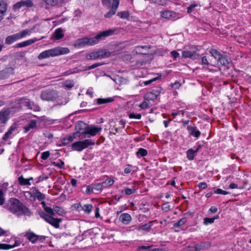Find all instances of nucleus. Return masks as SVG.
Here are the masks:
<instances>
[{"instance_id": "nucleus-1", "label": "nucleus", "mask_w": 251, "mask_h": 251, "mask_svg": "<svg viewBox=\"0 0 251 251\" xmlns=\"http://www.w3.org/2000/svg\"><path fill=\"white\" fill-rule=\"evenodd\" d=\"M115 29H110L102 31L93 38L84 37L78 39L75 41V46L81 48L86 45L93 46L97 44L100 40H103L105 37L111 36L114 34Z\"/></svg>"}, {"instance_id": "nucleus-2", "label": "nucleus", "mask_w": 251, "mask_h": 251, "mask_svg": "<svg viewBox=\"0 0 251 251\" xmlns=\"http://www.w3.org/2000/svg\"><path fill=\"white\" fill-rule=\"evenodd\" d=\"M40 98L43 101H56L59 105H65L68 102L67 99L62 101V98L59 95V93L56 90L50 89L42 90L40 94Z\"/></svg>"}, {"instance_id": "nucleus-3", "label": "nucleus", "mask_w": 251, "mask_h": 251, "mask_svg": "<svg viewBox=\"0 0 251 251\" xmlns=\"http://www.w3.org/2000/svg\"><path fill=\"white\" fill-rule=\"evenodd\" d=\"M69 52L70 50L68 48L58 47L42 51L38 55V58L41 60L50 57L66 54Z\"/></svg>"}, {"instance_id": "nucleus-4", "label": "nucleus", "mask_w": 251, "mask_h": 251, "mask_svg": "<svg viewBox=\"0 0 251 251\" xmlns=\"http://www.w3.org/2000/svg\"><path fill=\"white\" fill-rule=\"evenodd\" d=\"M69 52L70 50L68 48L58 47L42 51L38 55V58L41 60L50 57L66 54Z\"/></svg>"}, {"instance_id": "nucleus-5", "label": "nucleus", "mask_w": 251, "mask_h": 251, "mask_svg": "<svg viewBox=\"0 0 251 251\" xmlns=\"http://www.w3.org/2000/svg\"><path fill=\"white\" fill-rule=\"evenodd\" d=\"M95 144L94 140L92 139H84L82 141L75 142L72 145V149L77 151H81L90 146H93Z\"/></svg>"}, {"instance_id": "nucleus-6", "label": "nucleus", "mask_w": 251, "mask_h": 251, "mask_svg": "<svg viewBox=\"0 0 251 251\" xmlns=\"http://www.w3.org/2000/svg\"><path fill=\"white\" fill-rule=\"evenodd\" d=\"M17 101H18V103H19L21 107H25L29 109L33 110L35 111H39L40 110V108L38 104L30 101L27 99L21 98L17 100Z\"/></svg>"}, {"instance_id": "nucleus-7", "label": "nucleus", "mask_w": 251, "mask_h": 251, "mask_svg": "<svg viewBox=\"0 0 251 251\" xmlns=\"http://www.w3.org/2000/svg\"><path fill=\"white\" fill-rule=\"evenodd\" d=\"M31 212L29 209L25 205L22 204L20 201L17 199V216H20L22 215L30 216Z\"/></svg>"}, {"instance_id": "nucleus-8", "label": "nucleus", "mask_w": 251, "mask_h": 251, "mask_svg": "<svg viewBox=\"0 0 251 251\" xmlns=\"http://www.w3.org/2000/svg\"><path fill=\"white\" fill-rule=\"evenodd\" d=\"M88 125L81 121H78L76 123L75 125V129L76 131L74 133L76 136L81 137L84 136L85 134V130L87 128Z\"/></svg>"}, {"instance_id": "nucleus-9", "label": "nucleus", "mask_w": 251, "mask_h": 251, "mask_svg": "<svg viewBox=\"0 0 251 251\" xmlns=\"http://www.w3.org/2000/svg\"><path fill=\"white\" fill-rule=\"evenodd\" d=\"M102 130L101 127H96L94 126H88L85 134L84 136H82L81 138H89L90 136H94L100 132Z\"/></svg>"}, {"instance_id": "nucleus-10", "label": "nucleus", "mask_w": 251, "mask_h": 251, "mask_svg": "<svg viewBox=\"0 0 251 251\" xmlns=\"http://www.w3.org/2000/svg\"><path fill=\"white\" fill-rule=\"evenodd\" d=\"M120 3L119 0H113L110 9L104 15L105 18H110L114 15L117 10Z\"/></svg>"}, {"instance_id": "nucleus-11", "label": "nucleus", "mask_w": 251, "mask_h": 251, "mask_svg": "<svg viewBox=\"0 0 251 251\" xmlns=\"http://www.w3.org/2000/svg\"><path fill=\"white\" fill-rule=\"evenodd\" d=\"M105 50H98L88 54L86 57L88 60H95L99 58H102L106 56Z\"/></svg>"}, {"instance_id": "nucleus-12", "label": "nucleus", "mask_w": 251, "mask_h": 251, "mask_svg": "<svg viewBox=\"0 0 251 251\" xmlns=\"http://www.w3.org/2000/svg\"><path fill=\"white\" fill-rule=\"evenodd\" d=\"M187 129L188 131L189 135L190 136H194L198 138L201 134V131L198 130L197 127L194 125L188 126Z\"/></svg>"}, {"instance_id": "nucleus-13", "label": "nucleus", "mask_w": 251, "mask_h": 251, "mask_svg": "<svg viewBox=\"0 0 251 251\" xmlns=\"http://www.w3.org/2000/svg\"><path fill=\"white\" fill-rule=\"evenodd\" d=\"M161 16L163 18L172 19L176 18L177 16V14L172 11L164 10L161 12Z\"/></svg>"}, {"instance_id": "nucleus-14", "label": "nucleus", "mask_w": 251, "mask_h": 251, "mask_svg": "<svg viewBox=\"0 0 251 251\" xmlns=\"http://www.w3.org/2000/svg\"><path fill=\"white\" fill-rule=\"evenodd\" d=\"M8 210L13 213H16V198H11L6 205Z\"/></svg>"}, {"instance_id": "nucleus-15", "label": "nucleus", "mask_w": 251, "mask_h": 251, "mask_svg": "<svg viewBox=\"0 0 251 251\" xmlns=\"http://www.w3.org/2000/svg\"><path fill=\"white\" fill-rule=\"evenodd\" d=\"M14 69L11 68L0 71V79H3L8 77L10 74L14 73Z\"/></svg>"}, {"instance_id": "nucleus-16", "label": "nucleus", "mask_w": 251, "mask_h": 251, "mask_svg": "<svg viewBox=\"0 0 251 251\" xmlns=\"http://www.w3.org/2000/svg\"><path fill=\"white\" fill-rule=\"evenodd\" d=\"M120 220L123 224L127 225L131 221L132 218L130 214L124 213L120 215Z\"/></svg>"}, {"instance_id": "nucleus-17", "label": "nucleus", "mask_w": 251, "mask_h": 251, "mask_svg": "<svg viewBox=\"0 0 251 251\" xmlns=\"http://www.w3.org/2000/svg\"><path fill=\"white\" fill-rule=\"evenodd\" d=\"M183 57L190 58L193 59L198 57L199 55L195 52H192L188 50H184L182 53Z\"/></svg>"}, {"instance_id": "nucleus-18", "label": "nucleus", "mask_w": 251, "mask_h": 251, "mask_svg": "<svg viewBox=\"0 0 251 251\" xmlns=\"http://www.w3.org/2000/svg\"><path fill=\"white\" fill-rule=\"evenodd\" d=\"M229 63V61L226 55H222L217 60V65L219 66H227Z\"/></svg>"}, {"instance_id": "nucleus-19", "label": "nucleus", "mask_w": 251, "mask_h": 251, "mask_svg": "<svg viewBox=\"0 0 251 251\" xmlns=\"http://www.w3.org/2000/svg\"><path fill=\"white\" fill-rule=\"evenodd\" d=\"M159 95L157 92H149L146 93L144 96V99L146 100H155Z\"/></svg>"}, {"instance_id": "nucleus-20", "label": "nucleus", "mask_w": 251, "mask_h": 251, "mask_svg": "<svg viewBox=\"0 0 251 251\" xmlns=\"http://www.w3.org/2000/svg\"><path fill=\"white\" fill-rule=\"evenodd\" d=\"M39 39L35 38L34 39H29L23 42L17 44V48H22L31 45L35 42L38 41Z\"/></svg>"}, {"instance_id": "nucleus-21", "label": "nucleus", "mask_w": 251, "mask_h": 251, "mask_svg": "<svg viewBox=\"0 0 251 251\" xmlns=\"http://www.w3.org/2000/svg\"><path fill=\"white\" fill-rule=\"evenodd\" d=\"M61 221V219L54 218L52 216H50L47 223H49L55 228H58L60 226L59 224Z\"/></svg>"}, {"instance_id": "nucleus-22", "label": "nucleus", "mask_w": 251, "mask_h": 251, "mask_svg": "<svg viewBox=\"0 0 251 251\" xmlns=\"http://www.w3.org/2000/svg\"><path fill=\"white\" fill-rule=\"evenodd\" d=\"M209 247H210L209 243L208 242H204L196 244L194 247H192V248L194 249L193 251H196L207 249Z\"/></svg>"}, {"instance_id": "nucleus-23", "label": "nucleus", "mask_w": 251, "mask_h": 251, "mask_svg": "<svg viewBox=\"0 0 251 251\" xmlns=\"http://www.w3.org/2000/svg\"><path fill=\"white\" fill-rule=\"evenodd\" d=\"M32 5L33 3L30 0H22L17 2V8H19L22 7H29L32 6Z\"/></svg>"}, {"instance_id": "nucleus-24", "label": "nucleus", "mask_w": 251, "mask_h": 251, "mask_svg": "<svg viewBox=\"0 0 251 251\" xmlns=\"http://www.w3.org/2000/svg\"><path fill=\"white\" fill-rule=\"evenodd\" d=\"M8 112L3 110L0 112V124H4L8 120Z\"/></svg>"}, {"instance_id": "nucleus-25", "label": "nucleus", "mask_w": 251, "mask_h": 251, "mask_svg": "<svg viewBox=\"0 0 251 251\" xmlns=\"http://www.w3.org/2000/svg\"><path fill=\"white\" fill-rule=\"evenodd\" d=\"M37 126L36 121L34 120H31L27 126H25L24 128L25 129V132L26 133L29 131L31 129L36 128Z\"/></svg>"}, {"instance_id": "nucleus-26", "label": "nucleus", "mask_w": 251, "mask_h": 251, "mask_svg": "<svg viewBox=\"0 0 251 251\" xmlns=\"http://www.w3.org/2000/svg\"><path fill=\"white\" fill-rule=\"evenodd\" d=\"M97 103L98 105H100L102 104H105L109 102H111L114 101V98L109 97L107 98H99L95 100Z\"/></svg>"}, {"instance_id": "nucleus-27", "label": "nucleus", "mask_w": 251, "mask_h": 251, "mask_svg": "<svg viewBox=\"0 0 251 251\" xmlns=\"http://www.w3.org/2000/svg\"><path fill=\"white\" fill-rule=\"evenodd\" d=\"M7 10V5L4 1H0V21L2 20Z\"/></svg>"}, {"instance_id": "nucleus-28", "label": "nucleus", "mask_w": 251, "mask_h": 251, "mask_svg": "<svg viewBox=\"0 0 251 251\" xmlns=\"http://www.w3.org/2000/svg\"><path fill=\"white\" fill-rule=\"evenodd\" d=\"M27 239L32 243H35L39 238V236L34 234L33 232L27 233Z\"/></svg>"}, {"instance_id": "nucleus-29", "label": "nucleus", "mask_w": 251, "mask_h": 251, "mask_svg": "<svg viewBox=\"0 0 251 251\" xmlns=\"http://www.w3.org/2000/svg\"><path fill=\"white\" fill-rule=\"evenodd\" d=\"M32 179V177H30L28 179H25L23 176H21L18 178L19 182L21 185H30L31 184L30 180Z\"/></svg>"}, {"instance_id": "nucleus-30", "label": "nucleus", "mask_w": 251, "mask_h": 251, "mask_svg": "<svg viewBox=\"0 0 251 251\" xmlns=\"http://www.w3.org/2000/svg\"><path fill=\"white\" fill-rule=\"evenodd\" d=\"M54 38L56 40H59L63 38L64 34L61 28H57L54 33Z\"/></svg>"}, {"instance_id": "nucleus-31", "label": "nucleus", "mask_w": 251, "mask_h": 251, "mask_svg": "<svg viewBox=\"0 0 251 251\" xmlns=\"http://www.w3.org/2000/svg\"><path fill=\"white\" fill-rule=\"evenodd\" d=\"M199 148H197V149L196 151H194L192 149H189L187 151L186 154H187V157L189 160H192L194 158V156L196 155V153L198 151Z\"/></svg>"}, {"instance_id": "nucleus-32", "label": "nucleus", "mask_w": 251, "mask_h": 251, "mask_svg": "<svg viewBox=\"0 0 251 251\" xmlns=\"http://www.w3.org/2000/svg\"><path fill=\"white\" fill-rule=\"evenodd\" d=\"M152 222L151 221L150 222L149 224H145L143 225H141L138 226L136 228L138 230H143L146 231H149L150 230L151 227L152 226Z\"/></svg>"}, {"instance_id": "nucleus-33", "label": "nucleus", "mask_w": 251, "mask_h": 251, "mask_svg": "<svg viewBox=\"0 0 251 251\" xmlns=\"http://www.w3.org/2000/svg\"><path fill=\"white\" fill-rule=\"evenodd\" d=\"M209 51L211 56L217 60H218L222 55L218 50L214 49H210Z\"/></svg>"}, {"instance_id": "nucleus-34", "label": "nucleus", "mask_w": 251, "mask_h": 251, "mask_svg": "<svg viewBox=\"0 0 251 251\" xmlns=\"http://www.w3.org/2000/svg\"><path fill=\"white\" fill-rule=\"evenodd\" d=\"M149 1L151 3L156 4L159 5L165 6L167 4V0H145Z\"/></svg>"}, {"instance_id": "nucleus-35", "label": "nucleus", "mask_w": 251, "mask_h": 251, "mask_svg": "<svg viewBox=\"0 0 251 251\" xmlns=\"http://www.w3.org/2000/svg\"><path fill=\"white\" fill-rule=\"evenodd\" d=\"M150 48L148 47L147 46H137L136 47L135 50L137 53L138 54H145L147 53L146 52H144L143 51V49L145 50H149Z\"/></svg>"}, {"instance_id": "nucleus-36", "label": "nucleus", "mask_w": 251, "mask_h": 251, "mask_svg": "<svg viewBox=\"0 0 251 251\" xmlns=\"http://www.w3.org/2000/svg\"><path fill=\"white\" fill-rule=\"evenodd\" d=\"M148 151H147L143 148H139L138 149V151L136 152V155L137 157L140 158L141 157L145 156L147 155Z\"/></svg>"}, {"instance_id": "nucleus-37", "label": "nucleus", "mask_w": 251, "mask_h": 251, "mask_svg": "<svg viewBox=\"0 0 251 251\" xmlns=\"http://www.w3.org/2000/svg\"><path fill=\"white\" fill-rule=\"evenodd\" d=\"M30 34V31L28 29H24L22 31L17 33V39H21L25 37L27 35Z\"/></svg>"}, {"instance_id": "nucleus-38", "label": "nucleus", "mask_w": 251, "mask_h": 251, "mask_svg": "<svg viewBox=\"0 0 251 251\" xmlns=\"http://www.w3.org/2000/svg\"><path fill=\"white\" fill-rule=\"evenodd\" d=\"M75 85V83L73 80H68L64 82L63 86L65 88L70 89L72 88Z\"/></svg>"}, {"instance_id": "nucleus-39", "label": "nucleus", "mask_w": 251, "mask_h": 251, "mask_svg": "<svg viewBox=\"0 0 251 251\" xmlns=\"http://www.w3.org/2000/svg\"><path fill=\"white\" fill-rule=\"evenodd\" d=\"M16 247V241L12 245L7 244L0 243V250H9Z\"/></svg>"}, {"instance_id": "nucleus-40", "label": "nucleus", "mask_w": 251, "mask_h": 251, "mask_svg": "<svg viewBox=\"0 0 251 251\" xmlns=\"http://www.w3.org/2000/svg\"><path fill=\"white\" fill-rule=\"evenodd\" d=\"M117 16L121 19H127L129 16V13L128 11H123L117 13Z\"/></svg>"}, {"instance_id": "nucleus-41", "label": "nucleus", "mask_w": 251, "mask_h": 251, "mask_svg": "<svg viewBox=\"0 0 251 251\" xmlns=\"http://www.w3.org/2000/svg\"><path fill=\"white\" fill-rule=\"evenodd\" d=\"M16 41V35L13 34L8 36L6 39V43L8 45H10Z\"/></svg>"}, {"instance_id": "nucleus-42", "label": "nucleus", "mask_w": 251, "mask_h": 251, "mask_svg": "<svg viewBox=\"0 0 251 251\" xmlns=\"http://www.w3.org/2000/svg\"><path fill=\"white\" fill-rule=\"evenodd\" d=\"M77 137H79V138H81V137H80L79 136H76L74 134V133H73V136H69L66 138H64L63 139V143L67 144L69 142H71L73 141V140L75 138H76Z\"/></svg>"}, {"instance_id": "nucleus-43", "label": "nucleus", "mask_w": 251, "mask_h": 251, "mask_svg": "<svg viewBox=\"0 0 251 251\" xmlns=\"http://www.w3.org/2000/svg\"><path fill=\"white\" fill-rule=\"evenodd\" d=\"M114 180L111 178H108L102 182L103 187L110 186L113 184Z\"/></svg>"}, {"instance_id": "nucleus-44", "label": "nucleus", "mask_w": 251, "mask_h": 251, "mask_svg": "<svg viewBox=\"0 0 251 251\" xmlns=\"http://www.w3.org/2000/svg\"><path fill=\"white\" fill-rule=\"evenodd\" d=\"M15 128V125L14 124L11 127V128L9 129V130L4 135L3 139L5 140L8 138L10 137V135L12 134V132L14 131Z\"/></svg>"}, {"instance_id": "nucleus-45", "label": "nucleus", "mask_w": 251, "mask_h": 251, "mask_svg": "<svg viewBox=\"0 0 251 251\" xmlns=\"http://www.w3.org/2000/svg\"><path fill=\"white\" fill-rule=\"evenodd\" d=\"M136 189L133 187L132 188H126L125 190L122 191V193H125L126 195H130L134 193Z\"/></svg>"}, {"instance_id": "nucleus-46", "label": "nucleus", "mask_w": 251, "mask_h": 251, "mask_svg": "<svg viewBox=\"0 0 251 251\" xmlns=\"http://www.w3.org/2000/svg\"><path fill=\"white\" fill-rule=\"evenodd\" d=\"M93 206L91 204H84L82 207V210L86 213H90L92 211Z\"/></svg>"}, {"instance_id": "nucleus-47", "label": "nucleus", "mask_w": 251, "mask_h": 251, "mask_svg": "<svg viewBox=\"0 0 251 251\" xmlns=\"http://www.w3.org/2000/svg\"><path fill=\"white\" fill-rule=\"evenodd\" d=\"M39 215L41 218L45 220L47 222L49 221L51 216L42 211L39 212Z\"/></svg>"}, {"instance_id": "nucleus-48", "label": "nucleus", "mask_w": 251, "mask_h": 251, "mask_svg": "<svg viewBox=\"0 0 251 251\" xmlns=\"http://www.w3.org/2000/svg\"><path fill=\"white\" fill-rule=\"evenodd\" d=\"M35 195L39 201H42L45 199V195L38 190L36 191Z\"/></svg>"}, {"instance_id": "nucleus-49", "label": "nucleus", "mask_w": 251, "mask_h": 251, "mask_svg": "<svg viewBox=\"0 0 251 251\" xmlns=\"http://www.w3.org/2000/svg\"><path fill=\"white\" fill-rule=\"evenodd\" d=\"M186 222V219L185 218H182L180 219L177 222L174 224V226L175 227H179L183 225Z\"/></svg>"}, {"instance_id": "nucleus-50", "label": "nucleus", "mask_w": 251, "mask_h": 251, "mask_svg": "<svg viewBox=\"0 0 251 251\" xmlns=\"http://www.w3.org/2000/svg\"><path fill=\"white\" fill-rule=\"evenodd\" d=\"M54 212L55 211L60 215H62L64 213V210L62 208L58 206H54L53 207Z\"/></svg>"}, {"instance_id": "nucleus-51", "label": "nucleus", "mask_w": 251, "mask_h": 251, "mask_svg": "<svg viewBox=\"0 0 251 251\" xmlns=\"http://www.w3.org/2000/svg\"><path fill=\"white\" fill-rule=\"evenodd\" d=\"M52 164L53 166L58 167L59 168H62L64 165V162L61 160H59L56 162H53L52 163Z\"/></svg>"}, {"instance_id": "nucleus-52", "label": "nucleus", "mask_w": 251, "mask_h": 251, "mask_svg": "<svg viewBox=\"0 0 251 251\" xmlns=\"http://www.w3.org/2000/svg\"><path fill=\"white\" fill-rule=\"evenodd\" d=\"M229 188L230 189H245L244 186H238V185L234 183H230V185H229Z\"/></svg>"}, {"instance_id": "nucleus-53", "label": "nucleus", "mask_w": 251, "mask_h": 251, "mask_svg": "<svg viewBox=\"0 0 251 251\" xmlns=\"http://www.w3.org/2000/svg\"><path fill=\"white\" fill-rule=\"evenodd\" d=\"M93 185L94 189L97 191H101L103 187V185L102 184V183H98Z\"/></svg>"}, {"instance_id": "nucleus-54", "label": "nucleus", "mask_w": 251, "mask_h": 251, "mask_svg": "<svg viewBox=\"0 0 251 251\" xmlns=\"http://www.w3.org/2000/svg\"><path fill=\"white\" fill-rule=\"evenodd\" d=\"M214 222V219H212V218H205L204 219V224L205 225H208L209 224H211L213 223Z\"/></svg>"}, {"instance_id": "nucleus-55", "label": "nucleus", "mask_w": 251, "mask_h": 251, "mask_svg": "<svg viewBox=\"0 0 251 251\" xmlns=\"http://www.w3.org/2000/svg\"><path fill=\"white\" fill-rule=\"evenodd\" d=\"M45 211L48 213L49 214V215L50 216H53L54 215V210L53 209V208H51V207H45Z\"/></svg>"}, {"instance_id": "nucleus-56", "label": "nucleus", "mask_w": 251, "mask_h": 251, "mask_svg": "<svg viewBox=\"0 0 251 251\" xmlns=\"http://www.w3.org/2000/svg\"><path fill=\"white\" fill-rule=\"evenodd\" d=\"M5 201L3 190L0 189V205H3Z\"/></svg>"}, {"instance_id": "nucleus-57", "label": "nucleus", "mask_w": 251, "mask_h": 251, "mask_svg": "<svg viewBox=\"0 0 251 251\" xmlns=\"http://www.w3.org/2000/svg\"><path fill=\"white\" fill-rule=\"evenodd\" d=\"M129 118L130 119H140L141 118V115L140 114L130 113L129 114Z\"/></svg>"}, {"instance_id": "nucleus-58", "label": "nucleus", "mask_w": 251, "mask_h": 251, "mask_svg": "<svg viewBox=\"0 0 251 251\" xmlns=\"http://www.w3.org/2000/svg\"><path fill=\"white\" fill-rule=\"evenodd\" d=\"M214 193L218 194H222V195H227L229 194V192L224 191L221 189H217L216 190L214 191Z\"/></svg>"}, {"instance_id": "nucleus-59", "label": "nucleus", "mask_w": 251, "mask_h": 251, "mask_svg": "<svg viewBox=\"0 0 251 251\" xmlns=\"http://www.w3.org/2000/svg\"><path fill=\"white\" fill-rule=\"evenodd\" d=\"M47 4L52 6L57 4L58 0H43Z\"/></svg>"}, {"instance_id": "nucleus-60", "label": "nucleus", "mask_w": 251, "mask_h": 251, "mask_svg": "<svg viewBox=\"0 0 251 251\" xmlns=\"http://www.w3.org/2000/svg\"><path fill=\"white\" fill-rule=\"evenodd\" d=\"M50 155V153L49 151L43 152L41 154V158L43 160L47 159Z\"/></svg>"}, {"instance_id": "nucleus-61", "label": "nucleus", "mask_w": 251, "mask_h": 251, "mask_svg": "<svg viewBox=\"0 0 251 251\" xmlns=\"http://www.w3.org/2000/svg\"><path fill=\"white\" fill-rule=\"evenodd\" d=\"M94 190V188L93 185H88L87 187V189L86 190V193H87L88 194H90L93 193Z\"/></svg>"}, {"instance_id": "nucleus-62", "label": "nucleus", "mask_w": 251, "mask_h": 251, "mask_svg": "<svg viewBox=\"0 0 251 251\" xmlns=\"http://www.w3.org/2000/svg\"><path fill=\"white\" fill-rule=\"evenodd\" d=\"M139 107H140L141 109H146L149 107V103L148 102L145 100L143 101L140 105Z\"/></svg>"}, {"instance_id": "nucleus-63", "label": "nucleus", "mask_w": 251, "mask_h": 251, "mask_svg": "<svg viewBox=\"0 0 251 251\" xmlns=\"http://www.w3.org/2000/svg\"><path fill=\"white\" fill-rule=\"evenodd\" d=\"M170 207L168 203H165L162 206V209L165 211H168L170 209Z\"/></svg>"}, {"instance_id": "nucleus-64", "label": "nucleus", "mask_w": 251, "mask_h": 251, "mask_svg": "<svg viewBox=\"0 0 251 251\" xmlns=\"http://www.w3.org/2000/svg\"><path fill=\"white\" fill-rule=\"evenodd\" d=\"M197 6V4H191L187 8V12L188 13H191L193 9Z\"/></svg>"}]
</instances>
